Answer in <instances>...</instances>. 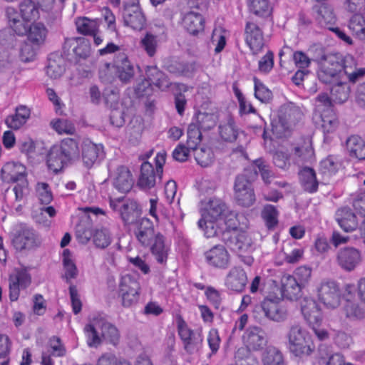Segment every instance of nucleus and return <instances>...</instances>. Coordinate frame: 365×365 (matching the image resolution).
Wrapping results in <instances>:
<instances>
[{"mask_svg": "<svg viewBox=\"0 0 365 365\" xmlns=\"http://www.w3.org/2000/svg\"><path fill=\"white\" fill-rule=\"evenodd\" d=\"M79 159L78 142L75 138H67L58 145H53L47 155V165L50 170L57 173L64 166Z\"/></svg>", "mask_w": 365, "mask_h": 365, "instance_id": "nucleus-1", "label": "nucleus"}, {"mask_svg": "<svg viewBox=\"0 0 365 365\" xmlns=\"http://www.w3.org/2000/svg\"><path fill=\"white\" fill-rule=\"evenodd\" d=\"M302 113L297 107L282 108L277 118L272 119V131L277 138L285 136L287 130L292 128L302 118Z\"/></svg>", "mask_w": 365, "mask_h": 365, "instance_id": "nucleus-2", "label": "nucleus"}, {"mask_svg": "<svg viewBox=\"0 0 365 365\" xmlns=\"http://www.w3.org/2000/svg\"><path fill=\"white\" fill-rule=\"evenodd\" d=\"M165 163V153H158L155 157V169L148 161H145L140 167V175L138 179V185L144 190H149L153 187L157 178L161 180L163 165Z\"/></svg>", "mask_w": 365, "mask_h": 365, "instance_id": "nucleus-3", "label": "nucleus"}, {"mask_svg": "<svg viewBox=\"0 0 365 365\" xmlns=\"http://www.w3.org/2000/svg\"><path fill=\"white\" fill-rule=\"evenodd\" d=\"M230 219L226 222L227 225L222 234V240L232 251L237 253H244L247 252L252 244V239L245 232H238L236 230L237 225L232 222Z\"/></svg>", "mask_w": 365, "mask_h": 365, "instance_id": "nucleus-4", "label": "nucleus"}, {"mask_svg": "<svg viewBox=\"0 0 365 365\" xmlns=\"http://www.w3.org/2000/svg\"><path fill=\"white\" fill-rule=\"evenodd\" d=\"M289 349L297 356L309 355L312 349L307 331L299 324L292 325L288 332Z\"/></svg>", "mask_w": 365, "mask_h": 365, "instance_id": "nucleus-5", "label": "nucleus"}, {"mask_svg": "<svg viewBox=\"0 0 365 365\" xmlns=\"http://www.w3.org/2000/svg\"><path fill=\"white\" fill-rule=\"evenodd\" d=\"M318 300L328 309H336L341 302V292L334 281H322L316 289Z\"/></svg>", "mask_w": 365, "mask_h": 365, "instance_id": "nucleus-6", "label": "nucleus"}, {"mask_svg": "<svg viewBox=\"0 0 365 365\" xmlns=\"http://www.w3.org/2000/svg\"><path fill=\"white\" fill-rule=\"evenodd\" d=\"M12 243L16 250L21 251L38 247L41 242L37 233L32 227L25 224H20L15 229Z\"/></svg>", "mask_w": 365, "mask_h": 365, "instance_id": "nucleus-7", "label": "nucleus"}, {"mask_svg": "<svg viewBox=\"0 0 365 365\" xmlns=\"http://www.w3.org/2000/svg\"><path fill=\"white\" fill-rule=\"evenodd\" d=\"M342 70L343 63L336 56H327L322 62L317 71V76L321 82L331 84L341 79Z\"/></svg>", "mask_w": 365, "mask_h": 365, "instance_id": "nucleus-8", "label": "nucleus"}, {"mask_svg": "<svg viewBox=\"0 0 365 365\" xmlns=\"http://www.w3.org/2000/svg\"><path fill=\"white\" fill-rule=\"evenodd\" d=\"M262 312L264 317L274 322H283L287 319L289 313L282 302L265 299L260 305L255 307L254 314Z\"/></svg>", "mask_w": 365, "mask_h": 365, "instance_id": "nucleus-9", "label": "nucleus"}, {"mask_svg": "<svg viewBox=\"0 0 365 365\" xmlns=\"http://www.w3.org/2000/svg\"><path fill=\"white\" fill-rule=\"evenodd\" d=\"M31 283V277L26 269H17L14 273L10 274L9 277L10 300L16 301L19 297L20 291L26 289Z\"/></svg>", "mask_w": 365, "mask_h": 365, "instance_id": "nucleus-10", "label": "nucleus"}, {"mask_svg": "<svg viewBox=\"0 0 365 365\" xmlns=\"http://www.w3.org/2000/svg\"><path fill=\"white\" fill-rule=\"evenodd\" d=\"M123 18L125 25L134 30H142L146 19L138 3H127L124 5Z\"/></svg>", "mask_w": 365, "mask_h": 365, "instance_id": "nucleus-11", "label": "nucleus"}, {"mask_svg": "<svg viewBox=\"0 0 365 365\" xmlns=\"http://www.w3.org/2000/svg\"><path fill=\"white\" fill-rule=\"evenodd\" d=\"M361 252L354 247H345L339 250L336 254V262L344 271L351 272L361 263Z\"/></svg>", "mask_w": 365, "mask_h": 365, "instance_id": "nucleus-12", "label": "nucleus"}, {"mask_svg": "<svg viewBox=\"0 0 365 365\" xmlns=\"http://www.w3.org/2000/svg\"><path fill=\"white\" fill-rule=\"evenodd\" d=\"M242 341L245 346L252 351L262 350L267 344L265 331L259 327H248L242 335Z\"/></svg>", "mask_w": 365, "mask_h": 365, "instance_id": "nucleus-13", "label": "nucleus"}, {"mask_svg": "<svg viewBox=\"0 0 365 365\" xmlns=\"http://www.w3.org/2000/svg\"><path fill=\"white\" fill-rule=\"evenodd\" d=\"M103 155V147L101 144H96L88 139L83 141L81 158L86 168L88 169L92 168Z\"/></svg>", "mask_w": 365, "mask_h": 365, "instance_id": "nucleus-14", "label": "nucleus"}, {"mask_svg": "<svg viewBox=\"0 0 365 365\" xmlns=\"http://www.w3.org/2000/svg\"><path fill=\"white\" fill-rule=\"evenodd\" d=\"M113 66L115 68L119 80L124 83H130L135 75L133 64L129 61L127 55L119 52L113 60Z\"/></svg>", "mask_w": 365, "mask_h": 365, "instance_id": "nucleus-15", "label": "nucleus"}, {"mask_svg": "<svg viewBox=\"0 0 365 365\" xmlns=\"http://www.w3.org/2000/svg\"><path fill=\"white\" fill-rule=\"evenodd\" d=\"M245 41L253 54L258 53L264 47V37L261 29L253 22H247L245 26Z\"/></svg>", "mask_w": 365, "mask_h": 365, "instance_id": "nucleus-16", "label": "nucleus"}, {"mask_svg": "<svg viewBox=\"0 0 365 365\" xmlns=\"http://www.w3.org/2000/svg\"><path fill=\"white\" fill-rule=\"evenodd\" d=\"M301 312L304 319L310 325H319L322 320L321 309L313 298L304 297L302 300Z\"/></svg>", "mask_w": 365, "mask_h": 365, "instance_id": "nucleus-17", "label": "nucleus"}, {"mask_svg": "<svg viewBox=\"0 0 365 365\" xmlns=\"http://www.w3.org/2000/svg\"><path fill=\"white\" fill-rule=\"evenodd\" d=\"M293 160L298 165L312 163L314 158L312 141L309 138H303L294 148Z\"/></svg>", "mask_w": 365, "mask_h": 365, "instance_id": "nucleus-18", "label": "nucleus"}, {"mask_svg": "<svg viewBox=\"0 0 365 365\" xmlns=\"http://www.w3.org/2000/svg\"><path fill=\"white\" fill-rule=\"evenodd\" d=\"M113 185L120 192L130 191L134 181L130 170L124 166H118L111 176Z\"/></svg>", "mask_w": 365, "mask_h": 365, "instance_id": "nucleus-19", "label": "nucleus"}, {"mask_svg": "<svg viewBox=\"0 0 365 365\" xmlns=\"http://www.w3.org/2000/svg\"><path fill=\"white\" fill-rule=\"evenodd\" d=\"M206 262L211 266L226 269L230 262V255L222 245H215L205 253Z\"/></svg>", "mask_w": 365, "mask_h": 365, "instance_id": "nucleus-20", "label": "nucleus"}, {"mask_svg": "<svg viewBox=\"0 0 365 365\" xmlns=\"http://www.w3.org/2000/svg\"><path fill=\"white\" fill-rule=\"evenodd\" d=\"M136 224L135 235L138 240L144 247L150 246L157 235L155 234L153 222L148 218L143 217Z\"/></svg>", "mask_w": 365, "mask_h": 365, "instance_id": "nucleus-21", "label": "nucleus"}, {"mask_svg": "<svg viewBox=\"0 0 365 365\" xmlns=\"http://www.w3.org/2000/svg\"><path fill=\"white\" fill-rule=\"evenodd\" d=\"M335 217L340 227L346 232H353L359 226L356 215L350 207H344L339 209Z\"/></svg>", "mask_w": 365, "mask_h": 365, "instance_id": "nucleus-22", "label": "nucleus"}, {"mask_svg": "<svg viewBox=\"0 0 365 365\" xmlns=\"http://www.w3.org/2000/svg\"><path fill=\"white\" fill-rule=\"evenodd\" d=\"M247 282L245 270L239 267L232 268L225 279V286L230 290L242 292Z\"/></svg>", "mask_w": 365, "mask_h": 365, "instance_id": "nucleus-23", "label": "nucleus"}, {"mask_svg": "<svg viewBox=\"0 0 365 365\" xmlns=\"http://www.w3.org/2000/svg\"><path fill=\"white\" fill-rule=\"evenodd\" d=\"M26 168L19 163H8L1 168V177L6 182L25 184Z\"/></svg>", "mask_w": 365, "mask_h": 365, "instance_id": "nucleus-24", "label": "nucleus"}, {"mask_svg": "<svg viewBox=\"0 0 365 365\" xmlns=\"http://www.w3.org/2000/svg\"><path fill=\"white\" fill-rule=\"evenodd\" d=\"M304 287L290 274H285L282 278V294L284 298L291 301L297 300L302 296Z\"/></svg>", "mask_w": 365, "mask_h": 365, "instance_id": "nucleus-25", "label": "nucleus"}, {"mask_svg": "<svg viewBox=\"0 0 365 365\" xmlns=\"http://www.w3.org/2000/svg\"><path fill=\"white\" fill-rule=\"evenodd\" d=\"M97 317L98 320L97 327L101 329L103 339L113 345H117L120 336L118 328L101 315L98 314Z\"/></svg>", "mask_w": 365, "mask_h": 365, "instance_id": "nucleus-26", "label": "nucleus"}, {"mask_svg": "<svg viewBox=\"0 0 365 365\" xmlns=\"http://www.w3.org/2000/svg\"><path fill=\"white\" fill-rule=\"evenodd\" d=\"M313 10L316 14L315 19L321 26L329 29V27H332L336 23V17L330 6L322 4L319 6H314Z\"/></svg>", "mask_w": 365, "mask_h": 365, "instance_id": "nucleus-27", "label": "nucleus"}, {"mask_svg": "<svg viewBox=\"0 0 365 365\" xmlns=\"http://www.w3.org/2000/svg\"><path fill=\"white\" fill-rule=\"evenodd\" d=\"M349 155L359 160H365V140L357 135L349 136L346 140Z\"/></svg>", "mask_w": 365, "mask_h": 365, "instance_id": "nucleus-28", "label": "nucleus"}, {"mask_svg": "<svg viewBox=\"0 0 365 365\" xmlns=\"http://www.w3.org/2000/svg\"><path fill=\"white\" fill-rule=\"evenodd\" d=\"M226 210V204L221 199L212 198L202 210L201 215L204 217V220H217Z\"/></svg>", "mask_w": 365, "mask_h": 365, "instance_id": "nucleus-29", "label": "nucleus"}, {"mask_svg": "<svg viewBox=\"0 0 365 365\" xmlns=\"http://www.w3.org/2000/svg\"><path fill=\"white\" fill-rule=\"evenodd\" d=\"M146 78L161 91H165L171 85L168 76L161 71L157 66H148L145 70Z\"/></svg>", "mask_w": 365, "mask_h": 365, "instance_id": "nucleus-30", "label": "nucleus"}, {"mask_svg": "<svg viewBox=\"0 0 365 365\" xmlns=\"http://www.w3.org/2000/svg\"><path fill=\"white\" fill-rule=\"evenodd\" d=\"M182 24L187 32L196 35L204 30L205 20L201 14L190 11L185 15Z\"/></svg>", "mask_w": 365, "mask_h": 365, "instance_id": "nucleus-31", "label": "nucleus"}, {"mask_svg": "<svg viewBox=\"0 0 365 365\" xmlns=\"http://www.w3.org/2000/svg\"><path fill=\"white\" fill-rule=\"evenodd\" d=\"M299 180L303 189L309 193L317 192L319 182L314 169L305 166L299 173Z\"/></svg>", "mask_w": 365, "mask_h": 365, "instance_id": "nucleus-32", "label": "nucleus"}, {"mask_svg": "<svg viewBox=\"0 0 365 365\" xmlns=\"http://www.w3.org/2000/svg\"><path fill=\"white\" fill-rule=\"evenodd\" d=\"M48 30L45 25L41 22L33 23L29 25L27 35V41L34 45H42L47 36Z\"/></svg>", "mask_w": 365, "mask_h": 365, "instance_id": "nucleus-33", "label": "nucleus"}, {"mask_svg": "<svg viewBox=\"0 0 365 365\" xmlns=\"http://www.w3.org/2000/svg\"><path fill=\"white\" fill-rule=\"evenodd\" d=\"M152 255L155 260L163 264L167 262L169 248L165 245L164 237L160 233H158L153 240V243L150 245Z\"/></svg>", "mask_w": 365, "mask_h": 365, "instance_id": "nucleus-34", "label": "nucleus"}, {"mask_svg": "<svg viewBox=\"0 0 365 365\" xmlns=\"http://www.w3.org/2000/svg\"><path fill=\"white\" fill-rule=\"evenodd\" d=\"M120 215L125 224L130 225L137 222L139 215L138 203L133 200H125L120 205Z\"/></svg>", "mask_w": 365, "mask_h": 365, "instance_id": "nucleus-35", "label": "nucleus"}, {"mask_svg": "<svg viewBox=\"0 0 365 365\" xmlns=\"http://www.w3.org/2000/svg\"><path fill=\"white\" fill-rule=\"evenodd\" d=\"M100 20L88 17H78L76 19L77 31L83 35L91 36L99 31Z\"/></svg>", "mask_w": 365, "mask_h": 365, "instance_id": "nucleus-36", "label": "nucleus"}, {"mask_svg": "<svg viewBox=\"0 0 365 365\" xmlns=\"http://www.w3.org/2000/svg\"><path fill=\"white\" fill-rule=\"evenodd\" d=\"M98 324L97 315L93 316L83 329L86 343L89 347H98L101 344V338L97 331Z\"/></svg>", "mask_w": 365, "mask_h": 365, "instance_id": "nucleus-37", "label": "nucleus"}, {"mask_svg": "<svg viewBox=\"0 0 365 365\" xmlns=\"http://www.w3.org/2000/svg\"><path fill=\"white\" fill-rule=\"evenodd\" d=\"M76 45L73 48V51L77 57L80 58H86L91 53V44L88 39L85 38H76L66 39L64 48L69 46Z\"/></svg>", "mask_w": 365, "mask_h": 365, "instance_id": "nucleus-38", "label": "nucleus"}, {"mask_svg": "<svg viewBox=\"0 0 365 365\" xmlns=\"http://www.w3.org/2000/svg\"><path fill=\"white\" fill-rule=\"evenodd\" d=\"M320 118L321 127L324 133H332L339 125L336 115L332 108L322 110Z\"/></svg>", "mask_w": 365, "mask_h": 365, "instance_id": "nucleus-39", "label": "nucleus"}, {"mask_svg": "<svg viewBox=\"0 0 365 365\" xmlns=\"http://www.w3.org/2000/svg\"><path fill=\"white\" fill-rule=\"evenodd\" d=\"M331 95L332 100L337 103H342L346 101L349 96L350 88L349 85L341 79L338 82L331 83Z\"/></svg>", "mask_w": 365, "mask_h": 365, "instance_id": "nucleus-40", "label": "nucleus"}, {"mask_svg": "<svg viewBox=\"0 0 365 365\" xmlns=\"http://www.w3.org/2000/svg\"><path fill=\"white\" fill-rule=\"evenodd\" d=\"M219 133L222 139L227 142H234L238 135V129L234 120L229 118L226 123L220 125Z\"/></svg>", "mask_w": 365, "mask_h": 365, "instance_id": "nucleus-41", "label": "nucleus"}, {"mask_svg": "<svg viewBox=\"0 0 365 365\" xmlns=\"http://www.w3.org/2000/svg\"><path fill=\"white\" fill-rule=\"evenodd\" d=\"M344 312L351 322L361 321L365 318V309L357 303L348 302L344 307Z\"/></svg>", "mask_w": 365, "mask_h": 365, "instance_id": "nucleus-42", "label": "nucleus"}, {"mask_svg": "<svg viewBox=\"0 0 365 365\" xmlns=\"http://www.w3.org/2000/svg\"><path fill=\"white\" fill-rule=\"evenodd\" d=\"M65 71L64 59L61 56H55L54 58H49L46 67V74L51 78H58Z\"/></svg>", "mask_w": 365, "mask_h": 365, "instance_id": "nucleus-43", "label": "nucleus"}, {"mask_svg": "<svg viewBox=\"0 0 365 365\" xmlns=\"http://www.w3.org/2000/svg\"><path fill=\"white\" fill-rule=\"evenodd\" d=\"M217 116L214 113L198 112L195 116V123L201 130H209L217 123Z\"/></svg>", "mask_w": 365, "mask_h": 365, "instance_id": "nucleus-44", "label": "nucleus"}, {"mask_svg": "<svg viewBox=\"0 0 365 365\" xmlns=\"http://www.w3.org/2000/svg\"><path fill=\"white\" fill-rule=\"evenodd\" d=\"M20 13L24 21H31L38 18V7L31 0H24L19 5Z\"/></svg>", "mask_w": 365, "mask_h": 365, "instance_id": "nucleus-45", "label": "nucleus"}, {"mask_svg": "<svg viewBox=\"0 0 365 365\" xmlns=\"http://www.w3.org/2000/svg\"><path fill=\"white\" fill-rule=\"evenodd\" d=\"M349 28L358 38L365 40V18L363 15H352L349 21Z\"/></svg>", "mask_w": 365, "mask_h": 365, "instance_id": "nucleus-46", "label": "nucleus"}, {"mask_svg": "<svg viewBox=\"0 0 365 365\" xmlns=\"http://www.w3.org/2000/svg\"><path fill=\"white\" fill-rule=\"evenodd\" d=\"M194 152V157L197 163L202 167H208L214 160V153L210 148L197 147L192 150Z\"/></svg>", "mask_w": 365, "mask_h": 365, "instance_id": "nucleus-47", "label": "nucleus"}, {"mask_svg": "<svg viewBox=\"0 0 365 365\" xmlns=\"http://www.w3.org/2000/svg\"><path fill=\"white\" fill-rule=\"evenodd\" d=\"M264 365H284L281 351L274 346H268L262 355Z\"/></svg>", "mask_w": 365, "mask_h": 365, "instance_id": "nucleus-48", "label": "nucleus"}, {"mask_svg": "<svg viewBox=\"0 0 365 365\" xmlns=\"http://www.w3.org/2000/svg\"><path fill=\"white\" fill-rule=\"evenodd\" d=\"M340 166L339 160L335 157L329 155L320 162L319 170L322 175L329 178L334 175Z\"/></svg>", "mask_w": 365, "mask_h": 365, "instance_id": "nucleus-49", "label": "nucleus"}, {"mask_svg": "<svg viewBox=\"0 0 365 365\" xmlns=\"http://www.w3.org/2000/svg\"><path fill=\"white\" fill-rule=\"evenodd\" d=\"M111 235L106 228L96 229L93 233V241L98 248H106L111 243Z\"/></svg>", "mask_w": 365, "mask_h": 365, "instance_id": "nucleus-50", "label": "nucleus"}, {"mask_svg": "<svg viewBox=\"0 0 365 365\" xmlns=\"http://www.w3.org/2000/svg\"><path fill=\"white\" fill-rule=\"evenodd\" d=\"M140 289V284L133 276L130 274H125L121 277L119 284V292L139 294Z\"/></svg>", "mask_w": 365, "mask_h": 365, "instance_id": "nucleus-51", "label": "nucleus"}, {"mask_svg": "<svg viewBox=\"0 0 365 365\" xmlns=\"http://www.w3.org/2000/svg\"><path fill=\"white\" fill-rule=\"evenodd\" d=\"M202 130L192 122L187 128V145L190 148L195 149L200 143L202 140Z\"/></svg>", "mask_w": 365, "mask_h": 365, "instance_id": "nucleus-52", "label": "nucleus"}, {"mask_svg": "<svg viewBox=\"0 0 365 365\" xmlns=\"http://www.w3.org/2000/svg\"><path fill=\"white\" fill-rule=\"evenodd\" d=\"M48 352L54 357H62L66 355V349L59 337L53 336L48 342Z\"/></svg>", "mask_w": 365, "mask_h": 365, "instance_id": "nucleus-53", "label": "nucleus"}, {"mask_svg": "<svg viewBox=\"0 0 365 365\" xmlns=\"http://www.w3.org/2000/svg\"><path fill=\"white\" fill-rule=\"evenodd\" d=\"M248 6L250 12L257 16H264L270 14L268 0H249Z\"/></svg>", "mask_w": 365, "mask_h": 365, "instance_id": "nucleus-54", "label": "nucleus"}, {"mask_svg": "<svg viewBox=\"0 0 365 365\" xmlns=\"http://www.w3.org/2000/svg\"><path fill=\"white\" fill-rule=\"evenodd\" d=\"M277 216L278 212L274 205H267L264 207L262 217L268 229H273L277 225Z\"/></svg>", "mask_w": 365, "mask_h": 365, "instance_id": "nucleus-55", "label": "nucleus"}, {"mask_svg": "<svg viewBox=\"0 0 365 365\" xmlns=\"http://www.w3.org/2000/svg\"><path fill=\"white\" fill-rule=\"evenodd\" d=\"M348 61V58L344 60L342 71L346 76L350 83H355L365 76V68H357L356 66L352 68L349 66L346 65Z\"/></svg>", "mask_w": 365, "mask_h": 365, "instance_id": "nucleus-56", "label": "nucleus"}, {"mask_svg": "<svg viewBox=\"0 0 365 365\" xmlns=\"http://www.w3.org/2000/svg\"><path fill=\"white\" fill-rule=\"evenodd\" d=\"M39 46L28 41H25L21 46L19 57L24 62H30L34 60L36 51Z\"/></svg>", "mask_w": 365, "mask_h": 365, "instance_id": "nucleus-57", "label": "nucleus"}, {"mask_svg": "<svg viewBox=\"0 0 365 365\" xmlns=\"http://www.w3.org/2000/svg\"><path fill=\"white\" fill-rule=\"evenodd\" d=\"M202 341L203 337L201 331L196 330L193 334L190 336L189 339L183 342L184 348L187 352L192 354L201 347Z\"/></svg>", "mask_w": 365, "mask_h": 365, "instance_id": "nucleus-58", "label": "nucleus"}, {"mask_svg": "<svg viewBox=\"0 0 365 365\" xmlns=\"http://www.w3.org/2000/svg\"><path fill=\"white\" fill-rule=\"evenodd\" d=\"M249 172V170H245L243 174L239 175L235 178L234 183V194L253 189L251 180L248 176Z\"/></svg>", "mask_w": 365, "mask_h": 365, "instance_id": "nucleus-59", "label": "nucleus"}, {"mask_svg": "<svg viewBox=\"0 0 365 365\" xmlns=\"http://www.w3.org/2000/svg\"><path fill=\"white\" fill-rule=\"evenodd\" d=\"M255 96L262 103H267L272 97V91L257 78H254Z\"/></svg>", "mask_w": 365, "mask_h": 365, "instance_id": "nucleus-60", "label": "nucleus"}, {"mask_svg": "<svg viewBox=\"0 0 365 365\" xmlns=\"http://www.w3.org/2000/svg\"><path fill=\"white\" fill-rule=\"evenodd\" d=\"M291 277L294 278L301 286L305 287L311 280L312 269L305 266L299 267L295 269Z\"/></svg>", "mask_w": 365, "mask_h": 365, "instance_id": "nucleus-61", "label": "nucleus"}, {"mask_svg": "<svg viewBox=\"0 0 365 365\" xmlns=\"http://www.w3.org/2000/svg\"><path fill=\"white\" fill-rule=\"evenodd\" d=\"M36 194L41 204L48 205L53 200V195L48 184L38 182L36 186Z\"/></svg>", "mask_w": 365, "mask_h": 365, "instance_id": "nucleus-62", "label": "nucleus"}, {"mask_svg": "<svg viewBox=\"0 0 365 365\" xmlns=\"http://www.w3.org/2000/svg\"><path fill=\"white\" fill-rule=\"evenodd\" d=\"M234 197L239 205L248 207L255 202V195L254 189H250L240 193H235Z\"/></svg>", "mask_w": 365, "mask_h": 365, "instance_id": "nucleus-63", "label": "nucleus"}, {"mask_svg": "<svg viewBox=\"0 0 365 365\" xmlns=\"http://www.w3.org/2000/svg\"><path fill=\"white\" fill-rule=\"evenodd\" d=\"M141 46L149 56H153L158 46L157 36L149 33L146 34L141 40Z\"/></svg>", "mask_w": 365, "mask_h": 365, "instance_id": "nucleus-64", "label": "nucleus"}]
</instances>
